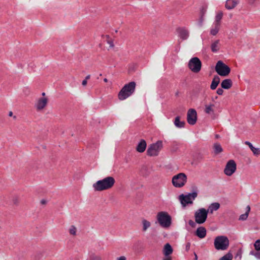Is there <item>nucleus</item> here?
<instances>
[{
    "mask_svg": "<svg viewBox=\"0 0 260 260\" xmlns=\"http://www.w3.org/2000/svg\"><path fill=\"white\" fill-rule=\"evenodd\" d=\"M42 94L43 96H45V92H43Z\"/></svg>",
    "mask_w": 260,
    "mask_h": 260,
    "instance_id": "bf43d9fd",
    "label": "nucleus"
},
{
    "mask_svg": "<svg viewBox=\"0 0 260 260\" xmlns=\"http://www.w3.org/2000/svg\"><path fill=\"white\" fill-rule=\"evenodd\" d=\"M77 229L74 225H71L69 229V233L71 235L75 236L76 235Z\"/></svg>",
    "mask_w": 260,
    "mask_h": 260,
    "instance_id": "c85d7f7f",
    "label": "nucleus"
},
{
    "mask_svg": "<svg viewBox=\"0 0 260 260\" xmlns=\"http://www.w3.org/2000/svg\"><path fill=\"white\" fill-rule=\"evenodd\" d=\"M233 258V255L231 253L229 252L226 254L224 255L223 256L219 258V260H232Z\"/></svg>",
    "mask_w": 260,
    "mask_h": 260,
    "instance_id": "cd10ccee",
    "label": "nucleus"
},
{
    "mask_svg": "<svg viewBox=\"0 0 260 260\" xmlns=\"http://www.w3.org/2000/svg\"><path fill=\"white\" fill-rule=\"evenodd\" d=\"M176 31L178 34V36L182 40H186L189 37V31L185 27H178Z\"/></svg>",
    "mask_w": 260,
    "mask_h": 260,
    "instance_id": "ddd939ff",
    "label": "nucleus"
},
{
    "mask_svg": "<svg viewBox=\"0 0 260 260\" xmlns=\"http://www.w3.org/2000/svg\"><path fill=\"white\" fill-rule=\"evenodd\" d=\"M117 260H126V257L124 256H121L117 258Z\"/></svg>",
    "mask_w": 260,
    "mask_h": 260,
    "instance_id": "a18cd8bd",
    "label": "nucleus"
},
{
    "mask_svg": "<svg viewBox=\"0 0 260 260\" xmlns=\"http://www.w3.org/2000/svg\"><path fill=\"white\" fill-rule=\"evenodd\" d=\"M190 247V243L189 242H188L186 245V247H185L186 250L188 251Z\"/></svg>",
    "mask_w": 260,
    "mask_h": 260,
    "instance_id": "c03bdc74",
    "label": "nucleus"
},
{
    "mask_svg": "<svg viewBox=\"0 0 260 260\" xmlns=\"http://www.w3.org/2000/svg\"><path fill=\"white\" fill-rule=\"evenodd\" d=\"M48 102V99L46 98H40L36 105L37 110H41L44 109Z\"/></svg>",
    "mask_w": 260,
    "mask_h": 260,
    "instance_id": "4468645a",
    "label": "nucleus"
},
{
    "mask_svg": "<svg viewBox=\"0 0 260 260\" xmlns=\"http://www.w3.org/2000/svg\"><path fill=\"white\" fill-rule=\"evenodd\" d=\"M173 252V249L171 245L169 243H167L164 248V254L165 256H169Z\"/></svg>",
    "mask_w": 260,
    "mask_h": 260,
    "instance_id": "4be33fe9",
    "label": "nucleus"
},
{
    "mask_svg": "<svg viewBox=\"0 0 260 260\" xmlns=\"http://www.w3.org/2000/svg\"><path fill=\"white\" fill-rule=\"evenodd\" d=\"M223 13L220 12L218 13L217 15L216 16L215 18V22H218V24L220 25V20L222 17Z\"/></svg>",
    "mask_w": 260,
    "mask_h": 260,
    "instance_id": "c756f323",
    "label": "nucleus"
},
{
    "mask_svg": "<svg viewBox=\"0 0 260 260\" xmlns=\"http://www.w3.org/2000/svg\"><path fill=\"white\" fill-rule=\"evenodd\" d=\"M13 112L12 111H10L9 113V116L11 117V116H13Z\"/></svg>",
    "mask_w": 260,
    "mask_h": 260,
    "instance_id": "864d4df0",
    "label": "nucleus"
},
{
    "mask_svg": "<svg viewBox=\"0 0 260 260\" xmlns=\"http://www.w3.org/2000/svg\"><path fill=\"white\" fill-rule=\"evenodd\" d=\"M233 85V82L231 79H226L223 80L221 83V86L222 88L225 89H230Z\"/></svg>",
    "mask_w": 260,
    "mask_h": 260,
    "instance_id": "a211bd4d",
    "label": "nucleus"
},
{
    "mask_svg": "<svg viewBox=\"0 0 260 260\" xmlns=\"http://www.w3.org/2000/svg\"><path fill=\"white\" fill-rule=\"evenodd\" d=\"M13 118H14V119H16V116H13Z\"/></svg>",
    "mask_w": 260,
    "mask_h": 260,
    "instance_id": "052dcab7",
    "label": "nucleus"
},
{
    "mask_svg": "<svg viewBox=\"0 0 260 260\" xmlns=\"http://www.w3.org/2000/svg\"><path fill=\"white\" fill-rule=\"evenodd\" d=\"M90 78V75H87L86 77H85V80H86L87 81V80L89 79Z\"/></svg>",
    "mask_w": 260,
    "mask_h": 260,
    "instance_id": "603ef678",
    "label": "nucleus"
},
{
    "mask_svg": "<svg viewBox=\"0 0 260 260\" xmlns=\"http://www.w3.org/2000/svg\"><path fill=\"white\" fill-rule=\"evenodd\" d=\"M203 22V17L202 16L200 18V20L199 21V25L200 26H202Z\"/></svg>",
    "mask_w": 260,
    "mask_h": 260,
    "instance_id": "79ce46f5",
    "label": "nucleus"
},
{
    "mask_svg": "<svg viewBox=\"0 0 260 260\" xmlns=\"http://www.w3.org/2000/svg\"><path fill=\"white\" fill-rule=\"evenodd\" d=\"M102 37H105L106 38V39H107V40H110V39H109L110 37H109V35H106V36H104V35H103V36H102Z\"/></svg>",
    "mask_w": 260,
    "mask_h": 260,
    "instance_id": "3c124183",
    "label": "nucleus"
},
{
    "mask_svg": "<svg viewBox=\"0 0 260 260\" xmlns=\"http://www.w3.org/2000/svg\"><path fill=\"white\" fill-rule=\"evenodd\" d=\"M236 170V164L234 160H229L224 170V173L229 176H231Z\"/></svg>",
    "mask_w": 260,
    "mask_h": 260,
    "instance_id": "9b49d317",
    "label": "nucleus"
},
{
    "mask_svg": "<svg viewBox=\"0 0 260 260\" xmlns=\"http://www.w3.org/2000/svg\"><path fill=\"white\" fill-rule=\"evenodd\" d=\"M115 183V179L111 176L107 177L93 184L95 191H101L111 188Z\"/></svg>",
    "mask_w": 260,
    "mask_h": 260,
    "instance_id": "f257e3e1",
    "label": "nucleus"
},
{
    "mask_svg": "<svg viewBox=\"0 0 260 260\" xmlns=\"http://www.w3.org/2000/svg\"><path fill=\"white\" fill-rule=\"evenodd\" d=\"M194 260H198V256L196 254V253H194Z\"/></svg>",
    "mask_w": 260,
    "mask_h": 260,
    "instance_id": "5fc2aeb1",
    "label": "nucleus"
},
{
    "mask_svg": "<svg viewBox=\"0 0 260 260\" xmlns=\"http://www.w3.org/2000/svg\"><path fill=\"white\" fill-rule=\"evenodd\" d=\"M214 244L216 249L225 250L229 246V240L226 236H219L215 238Z\"/></svg>",
    "mask_w": 260,
    "mask_h": 260,
    "instance_id": "39448f33",
    "label": "nucleus"
},
{
    "mask_svg": "<svg viewBox=\"0 0 260 260\" xmlns=\"http://www.w3.org/2000/svg\"><path fill=\"white\" fill-rule=\"evenodd\" d=\"M218 137H219V136H218V135H216V138H218Z\"/></svg>",
    "mask_w": 260,
    "mask_h": 260,
    "instance_id": "680f3d73",
    "label": "nucleus"
},
{
    "mask_svg": "<svg viewBox=\"0 0 260 260\" xmlns=\"http://www.w3.org/2000/svg\"><path fill=\"white\" fill-rule=\"evenodd\" d=\"M216 93L218 95H222L223 93V90L222 89V87L221 88H218L216 91Z\"/></svg>",
    "mask_w": 260,
    "mask_h": 260,
    "instance_id": "ea45409f",
    "label": "nucleus"
},
{
    "mask_svg": "<svg viewBox=\"0 0 260 260\" xmlns=\"http://www.w3.org/2000/svg\"><path fill=\"white\" fill-rule=\"evenodd\" d=\"M220 28V24L218 22L214 23V27L212 28L210 30V34L213 36H215L219 31Z\"/></svg>",
    "mask_w": 260,
    "mask_h": 260,
    "instance_id": "393cba45",
    "label": "nucleus"
},
{
    "mask_svg": "<svg viewBox=\"0 0 260 260\" xmlns=\"http://www.w3.org/2000/svg\"><path fill=\"white\" fill-rule=\"evenodd\" d=\"M136 83L134 81L125 84L119 91L118 96L120 100H124L131 96L135 91Z\"/></svg>",
    "mask_w": 260,
    "mask_h": 260,
    "instance_id": "f03ea898",
    "label": "nucleus"
},
{
    "mask_svg": "<svg viewBox=\"0 0 260 260\" xmlns=\"http://www.w3.org/2000/svg\"><path fill=\"white\" fill-rule=\"evenodd\" d=\"M188 224L190 226H191L192 228H195L196 226V223L195 222H194L192 220H189L188 221Z\"/></svg>",
    "mask_w": 260,
    "mask_h": 260,
    "instance_id": "4c0bfd02",
    "label": "nucleus"
},
{
    "mask_svg": "<svg viewBox=\"0 0 260 260\" xmlns=\"http://www.w3.org/2000/svg\"><path fill=\"white\" fill-rule=\"evenodd\" d=\"M208 213L207 210L205 208L198 209L194 213L196 222L199 224L204 223L207 218Z\"/></svg>",
    "mask_w": 260,
    "mask_h": 260,
    "instance_id": "1a4fd4ad",
    "label": "nucleus"
},
{
    "mask_svg": "<svg viewBox=\"0 0 260 260\" xmlns=\"http://www.w3.org/2000/svg\"><path fill=\"white\" fill-rule=\"evenodd\" d=\"M246 210H246V212L245 213H248V214H249V212L250 211V206L249 205L247 206Z\"/></svg>",
    "mask_w": 260,
    "mask_h": 260,
    "instance_id": "de8ad7c7",
    "label": "nucleus"
},
{
    "mask_svg": "<svg viewBox=\"0 0 260 260\" xmlns=\"http://www.w3.org/2000/svg\"><path fill=\"white\" fill-rule=\"evenodd\" d=\"M214 107V104H210L209 105H206L205 112L208 114L214 113V110L213 108Z\"/></svg>",
    "mask_w": 260,
    "mask_h": 260,
    "instance_id": "a878e982",
    "label": "nucleus"
},
{
    "mask_svg": "<svg viewBox=\"0 0 260 260\" xmlns=\"http://www.w3.org/2000/svg\"><path fill=\"white\" fill-rule=\"evenodd\" d=\"M255 256L258 258V259H260V252H258V251H256V253H255Z\"/></svg>",
    "mask_w": 260,
    "mask_h": 260,
    "instance_id": "37998d69",
    "label": "nucleus"
},
{
    "mask_svg": "<svg viewBox=\"0 0 260 260\" xmlns=\"http://www.w3.org/2000/svg\"><path fill=\"white\" fill-rule=\"evenodd\" d=\"M237 256H239L240 259H241L242 256V251L241 249L239 250L237 252L236 257Z\"/></svg>",
    "mask_w": 260,
    "mask_h": 260,
    "instance_id": "a19ab883",
    "label": "nucleus"
},
{
    "mask_svg": "<svg viewBox=\"0 0 260 260\" xmlns=\"http://www.w3.org/2000/svg\"><path fill=\"white\" fill-rule=\"evenodd\" d=\"M178 94H179V91L176 92V93H175V95L176 96H177V95H178Z\"/></svg>",
    "mask_w": 260,
    "mask_h": 260,
    "instance_id": "13d9d810",
    "label": "nucleus"
},
{
    "mask_svg": "<svg viewBox=\"0 0 260 260\" xmlns=\"http://www.w3.org/2000/svg\"><path fill=\"white\" fill-rule=\"evenodd\" d=\"M203 158V155L201 153H198L197 154L196 156H194V160H197L198 162L201 161Z\"/></svg>",
    "mask_w": 260,
    "mask_h": 260,
    "instance_id": "7c9ffc66",
    "label": "nucleus"
},
{
    "mask_svg": "<svg viewBox=\"0 0 260 260\" xmlns=\"http://www.w3.org/2000/svg\"><path fill=\"white\" fill-rule=\"evenodd\" d=\"M197 120V113L194 109H189L187 114V121L190 125H194Z\"/></svg>",
    "mask_w": 260,
    "mask_h": 260,
    "instance_id": "f8f14e48",
    "label": "nucleus"
},
{
    "mask_svg": "<svg viewBox=\"0 0 260 260\" xmlns=\"http://www.w3.org/2000/svg\"><path fill=\"white\" fill-rule=\"evenodd\" d=\"M171 217L166 212H159L157 215V220L161 226L165 228H168L171 224Z\"/></svg>",
    "mask_w": 260,
    "mask_h": 260,
    "instance_id": "20e7f679",
    "label": "nucleus"
},
{
    "mask_svg": "<svg viewBox=\"0 0 260 260\" xmlns=\"http://www.w3.org/2000/svg\"><path fill=\"white\" fill-rule=\"evenodd\" d=\"M206 229L203 226L198 228L196 231V235L201 239L205 238L206 236Z\"/></svg>",
    "mask_w": 260,
    "mask_h": 260,
    "instance_id": "dca6fc26",
    "label": "nucleus"
},
{
    "mask_svg": "<svg viewBox=\"0 0 260 260\" xmlns=\"http://www.w3.org/2000/svg\"><path fill=\"white\" fill-rule=\"evenodd\" d=\"M147 146V143L145 140L141 139L136 147V150L142 153L145 151Z\"/></svg>",
    "mask_w": 260,
    "mask_h": 260,
    "instance_id": "2eb2a0df",
    "label": "nucleus"
},
{
    "mask_svg": "<svg viewBox=\"0 0 260 260\" xmlns=\"http://www.w3.org/2000/svg\"><path fill=\"white\" fill-rule=\"evenodd\" d=\"M89 260H102V257L99 255L92 254L90 256Z\"/></svg>",
    "mask_w": 260,
    "mask_h": 260,
    "instance_id": "2f4dec72",
    "label": "nucleus"
},
{
    "mask_svg": "<svg viewBox=\"0 0 260 260\" xmlns=\"http://www.w3.org/2000/svg\"><path fill=\"white\" fill-rule=\"evenodd\" d=\"M162 148V142L158 141L155 143L151 144L148 146L147 150V154L150 156H157Z\"/></svg>",
    "mask_w": 260,
    "mask_h": 260,
    "instance_id": "0eeeda50",
    "label": "nucleus"
},
{
    "mask_svg": "<svg viewBox=\"0 0 260 260\" xmlns=\"http://www.w3.org/2000/svg\"><path fill=\"white\" fill-rule=\"evenodd\" d=\"M219 82L220 78L217 75L214 76L212 81L211 84L210 85L211 89L212 90L215 89L217 86L218 85Z\"/></svg>",
    "mask_w": 260,
    "mask_h": 260,
    "instance_id": "6ab92c4d",
    "label": "nucleus"
},
{
    "mask_svg": "<svg viewBox=\"0 0 260 260\" xmlns=\"http://www.w3.org/2000/svg\"><path fill=\"white\" fill-rule=\"evenodd\" d=\"M220 207V204L218 203H213L209 206L207 210L208 213H212L214 211L217 210Z\"/></svg>",
    "mask_w": 260,
    "mask_h": 260,
    "instance_id": "412c9836",
    "label": "nucleus"
},
{
    "mask_svg": "<svg viewBox=\"0 0 260 260\" xmlns=\"http://www.w3.org/2000/svg\"><path fill=\"white\" fill-rule=\"evenodd\" d=\"M107 42L110 45V47H114V45L113 43V41L112 40H107Z\"/></svg>",
    "mask_w": 260,
    "mask_h": 260,
    "instance_id": "58836bf2",
    "label": "nucleus"
},
{
    "mask_svg": "<svg viewBox=\"0 0 260 260\" xmlns=\"http://www.w3.org/2000/svg\"><path fill=\"white\" fill-rule=\"evenodd\" d=\"M118 32L117 30H116L115 32Z\"/></svg>",
    "mask_w": 260,
    "mask_h": 260,
    "instance_id": "e2e57ef3",
    "label": "nucleus"
},
{
    "mask_svg": "<svg viewBox=\"0 0 260 260\" xmlns=\"http://www.w3.org/2000/svg\"><path fill=\"white\" fill-rule=\"evenodd\" d=\"M163 260H171V257L164 258Z\"/></svg>",
    "mask_w": 260,
    "mask_h": 260,
    "instance_id": "6e6d98bb",
    "label": "nucleus"
},
{
    "mask_svg": "<svg viewBox=\"0 0 260 260\" xmlns=\"http://www.w3.org/2000/svg\"><path fill=\"white\" fill-rule=\"evenodd\" d=\"M248 216V213H245L241 215L239 217V219L240 220H245L247 218Z\"/></svg>",
    "mask_w": 260,
    "mask_h": 260,
    "instance_id": "72a5a7b5",
    "label": "nucleus"
},
{
    "mask_svg": "<svg viewBox=\"0 0 260 260\" xmlns=\"http://www.w3.org/2000/svg\"><path fill=\"white\" fill-rule=\"evenodd\" d=\"M174 123L175 125L178 128H182L184 127L185 124V122L184 121L180 120V117L178 116H177L174 120Z\"/></svg>",
    "mask_w": 260,
    "mask_h": 260,
    "instance_id": "aec40b11",
    "label": "nucleus"
},
{
    "mask_svg": "<svg viewBox=\"0 0 260 260\" xmlns=\"http://www.w3.org/2000/svg\"><path fill=\"white\" fill-rule=\"evenodd\" d=\"M256 253V252L254 251L253 250H252L250 252V254L251 255H254L255 256V253Z\"/></svg>",
    "mask_w": 260,
    "mask_h": 260,
    "instance_id": "8fccbe9b",
    "label": "nucleus"
},
{
    "mask_svg": "<svg viewBox=\"0 0 260 260\" xmlns=\"http://www.w3.org/2000/svg\"><path fill=\"white\" fill-rule=\"evenodd\" d=\"M187 181V176L183 173H180L173 176L172 183L176 187H181L183 186Z\"/></svg>",
    "mask_w": 260,
    "mask_h": 260,
    "instance_id": "6e6552de",
    "label": "nucleus"
},
{
    "mask_svg": "<svg viewBox=\"0 0 260 260\" xmlns=\"http://www.w3.org/2000/svg\"><path fill=\"white\" fill-rule=\"evenodd\" d=\"M202 62L198 57L192 58L188 62L189 68L194 73H198L201 69Z\"/></svg>",
    "mask_w": 260,
    "mask_h": 260,
    "instance_id": "9d476101",
    "label": "nucleus"
},
{
    "mask_svg": "<svg viewBox=\"0 0 260 260\" xmlns=\"http://www.w3.org/2000/svg\"><path fill=\"white\" fill-rule=\"evenodd\" d=\"M245 144H246V145H248L249 147V148H250L251 150H252L253 149V148H254V147L253 146L252 144L248 141H245Z\"/></svg>",
    "mask_w": 260,
    "mask_h": 260,
    "instance_id": "e433bc0d",
    "label": "nucleus"
},
{
    "mask_svg": "<svg viewBox=\"0 0 260 260\" xmlns=\"http://www.w3.org/2000/svg\"><path fill=\"white\" fill-rule=\"evenodd\" d=\"M254 246L256 250H260V239H258L255 241L254 244Z\"/></svg>",
    "mask_w": 260,
    "mask_h": 260,
    "instance_id": "473e14b6",
    "label": "nucleus"
},
{
    "mask_svg": "<svg viewBox=\"0 0 260 260\" xmlns=\"http://www.w3.org/2000/svg\"><path fill=\"white\" fill-rule=\"evenodd\" d=\"M193 192L187 194H181L179 196V200L180 201L183 207H185L186 205L192 204V200H194L198 196V187L195 185L191 186Z\"/></svg>",
    "mask_w": 260,
    "mask_h": 260,
    "instance_id": "7ed1b4c3",
    "label": "nucleus"
},
{
    "mask_svg": "<svg viewBox=\"0 0 260 260\" xmlns=\"http://www.w3.org/2000/svg\"><path fill=\"white\" fill-rule=\"evenodd\" d=\"M13 203L14 205H17L19 203V199L17 197H15L13 199Z\"/></svg>",
    "mask_w": 260,
    "mask_h": 260,
    "instance_id": "c9c22d12",
    "label": "nucleus"
},
{
    "mask_svg": "<svg viewBox=\"0 0 260 260\" xmlns=\"http://www.w3.org/2000/svg\"><path fill=\"white\" fill-rule=\"evenodd\" d=\"M142 224H143L142 231L144 232H145L147 230V229L149 228L151 225L150 222L146 219H143L142 220Z\"/></svg>",
    "mask_w": 260,
    "mask_h": 260,
    "instance_id": "bb28decb",
    "label": "nucleus"
},
{
    "mask_svg": "<svg viewBox=\"0 0 260 260\" xmlns=\"http://www.w3.org/2000/svg\"><path fill=\"white\" fill-rule=\"evenodd\" d=\"M213 148L214 153L216 155L221 153L223 151L221 146L218 143L214 144Z\"/></svg>",
    "mask_w": 260,
    "mask_h": 260,
    "instance_id": "b1692460",
    "label": "nucleus"
},
{
    "mask_svg": "<svg viewBox=\"0 0 260 260\" xmlns=\"http://www.w3.org/2000/svg\"><path fill=\"white\" fill-rule=\"evenodd\" d=\"M104 82H108V79H107V78H105V79H104Z\"/></svg>",
    "mask_w": 260,
    "mask_h": 260,
    "instance_id": "4d7b16f0",
    "label": "nucleus"
},
{
    "mask_svg": "<svg viewBox=\"0 0 260 260\" xmlns=\"http://www.w3.org/2000/svg\"><path fill=\"white\" fill-rule=\"evenodd\" d=\"M87 80H85V79H84V80L82 81V85H83V86H86V85H87Z\"/></svg>",
    "mask_w": 260,
    "mask_h": 260,
    "instance_id": "09e8293b",
    "label": "nucleus"
},
{
    "mask_svg": "<svg viewBox=\"0 0 260 260\" xmlns=\"http://www.w3.org/2000/svg\"><path fill=\"white\" fill-rule=\"evenodd\" d=\"M211 49L213 52H217L220 49L219 40H216L211 44Z\"/></svg>",
    "mask_w": 260,
    "mask_h": 260,
    "instance_id": "5701e85b",
    "label": "nucleus"
},
{
    "mask_svg": "<svg viewBox=\"0 0 260 260\" xmlns=\"http://www.w3.org/2000/svg\"><path fill=\"white\" fill-rule=\"evenodd\" d=\"M251 151L255 155H258L260 154V149L259 148H256L254 147V148H253V149Z\"/></svg>",
    "mask_w": 260,
    "mask_h": 260,
    "instance_id": "f704fd0d",
    "label": "nucleus"
},
{
    "mask_svg": "<svg viewBox=\"0 0 260 260\" xmlns=\"http://www.w3.org/2000/svg\"><path fill=\"white\" fill-rule=\"evenodd\" d=\"M215 70L219 75L223 77L228 76L231 72L230 68L224 63L221 60L217 61L215 67Z\"/></svg>",
    "mask_w": 260,
    "mask_h": 260,
    "instance_id": "423d86ee",
    "label": "nucleus"
},
{
    "mask_svg": "<svg viewBox=\"0 0 260 260\" xmlns=\"http://www.w3.org/2000/svg\"><path fill=\"white\" fill-rule=\"evenodd\" d=\"M40 203L42 205H45L47 203V201L44 199H43L41 201Z\"/></svg>",
    "mask_w": 260,
    "mask_h": 260,
    "instance_id": "49530a36",
    "label": "nucleus"
},
{
    "mask_svg": "<svg viewBox=\"0 0 260 260\" xmlns=\"http://www.w3.org/2000/svg\"><path fill=\"white\" fill-rule=\"evenodd\" d=\"M239 3V0H227L225 2V7L231 10L234 9Z\"/></svg>",
    "mask_w": 260,
    "mask_h": 260,
    "instance_id": "f3484780",
    "label": "nucleus"
}]
</instances>
